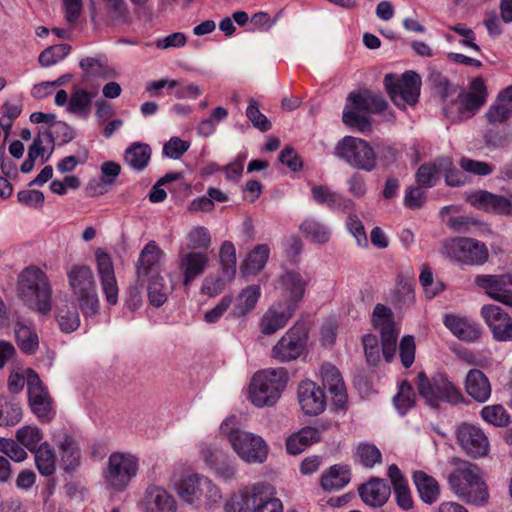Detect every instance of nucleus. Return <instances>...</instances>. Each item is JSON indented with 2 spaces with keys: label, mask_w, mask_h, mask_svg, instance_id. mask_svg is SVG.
<instances>
[{
  "label": "nucleus",
  "mask_w": 512,
  "mask_h": 512,
  "mask_svg": "<svg viewBox=\"0 0 512 512\" xmlns=\"http://www.w3.org/2000/svg\"><path fill=\"white\" fill-rule=\"evenodd\" d=\"M454 469L447 477L451 491L468 504L484 505L489 497L480 468L468 461L455 459Z\"/></svg>",
  "instance_id": "f257e3e1"
},
{
  "label": "nucleus",
  "mask_w": 512,
  "mask_h": 512,
  "mask_svg": "<svg viewBox=\"0 0 512 512\" xmlns=\"http://www.w3.org/2000/svg\"><path fill=\"white\" fill-rule=\"evenodd\" d=\"M21 300L39 314L46 315L52 309V287L47 275L39 268L29 267L18 279Z\"/></svg>",
  "instance_id": "f03ea898"
},
{
  "label": "nucleus",
  "mask_w": 512,
  "mask_h": 512,
  "mask_svg": "<svg viewBox=\"0 0 512 512\" xmlns=\"http://www.w3.org/2000/svg\"><path fill=\"white\" fill-rule=\"evenodd\" d=\"M235 424L236 418L231 416L220 426L221 433L227 437L234 452L248 464L263 463L269 451L265 440L252 432L236 429Z\"/></svg>",
  "instance_id": "7ed1b4c3"
},
{
  "label": "nucleus",
  "mask_w": 512,
  "mask_h": 512,
  "mask_svg": "<svg viewBox=\"0 0 512 512\" xmlns=\"http://www.w3.org/2000/svg\"><path fill=\"white\" fill-rule=\"evenodd\" d=\"M66 275L69 289L83 315L85 317L97 315L100 301L92 269L84 264H73L67 269Z\"/></svg>",
  "instance_id": "20e7f679"
},
{
  "label": "nucleus",
  "mask_w": 512,
  "mask_h": 512,
  "mask_svg": "<svg viewBox=\"0 0 512 512\" xmlns=\"http://www.w3.org/2000/svg\"><path fill=\"white\" fill-rule=\"evenodd\" d=\"M179 497L187 504L211 509L222 499L221 489L208 477L192 474L184 477L176 486Z\"/></svg>",
  "instance_id": "39448f33"
},
{
  "label": "nucleus",
  "mask_w": 512,
  "mask_h": 512,
  "mask_svg": "<svg viewBox=\"0 0 512 512\" xmlns=\"http://www.w3.org/2000/svg\"><path fill=\"white\" fill-rule=\"evenodd\" d=\"M287 384L284 368L266 369L257 372L249 386V399L256 407L273 406Z\"/></svg>",
  "instance_id": "423d86ee"
},
{
  "label": "nucleus",
  "mask_w": 512,
  "mask_h": 512,
  "mask_svg": "<svg viewBox=\"0 0 512 512\" xmlns=\"http://www.w3.org/2000/svg\"><path fill=\"white\" fill-rule=\"evenodd\" d=\"M138 471L139 458L136 455L116 451L109 455L103 477L108 489L122 492L137 476Z\"/></svg>",
  "instance_id": "0eeeda50"
},
{
  "label": "nucleus",
  "mask_w": 512,
  "mask_h": 512,
  "mask_svg": "<svg viewBox=\"0 0 512 512\" xmlns=\"http://www.w3.org/2000/svg\"><path fill=\"white\" fill-rule=\"evenodd\" d=\"M417 389L419 395L432 407H438L441 402L455 405L464 400L460 389L444 374L429 378L425 373H419Z\"/></svg>",
  "instance_id": "6e6552de"
},
{
  "label": "nucleus",
  "mask_w": 512,
  "mask_h": 512,
  "mask_svg": "<svg viewBox=\"0 0 512 512\" xmlns=\"http://www.w3.org/2000/svg\"><path fill=\"white\" fill-rule=\"evenodd\" d=\"M334 155L353 168L366 172L376 168V152L367 141L358 137H343L337 142Z\"/></svg>",
  "instance_id": "1a4fd4ad"
},
{
  "label": "nucleus",
  "mask_w": 512,
  "mask_h": 512,
  "mask_svg": "<svg viewBox=\"0 0 512 512\" xmlns=\"http://www.w3.org/2000/svg\"><path fill=\"white\" fill-rule=\"evenodd\" d=\"M308 333L303 323H295L276 342L271 356L280 363L298 359L306 350Z\"/></svg>",
  "instance_id": "9d476101"
},
{
  "label": "nucleus",
  "mask_w": 512,
  "mask_h": 512,
  "mask_svg": "<svg viewBox=\"0 0 512 512\" xmlns=\"http://www.w3.org/2000/svg\"><path fill=\"white\" fill-rule=\"evenodd\" d=\"M384 85L391 100L399 108L404 109L407 105H414L418 101L421 80L413 71L405 72L401 78L387 74Z\"/></svg>",
  "instance_id": "9b49d317"
},
{
  "label": "nucleus",
  "mask_w": 512,
  "mask_h": 512,
  "mask_svg": "<svg viewBox=\"0 0 512 512\" xmlns=\"http://www.w3.org/2000/svg\"><path fill=\"white\" fill-rule=\"evenodd\" d=\"M443 253L451 260L465 265H482L488 260L486 245L472 238H453L444 244Z\"/></svg>",
  "instance_id": "f8f14e48"
},
{
  "label": "nucleus",
  "mask_w": 512,
  "mask_h": 512,
  "mask_svg": "<svg viewBox=\"0 0 512 512\" xmlns=\"http://www.w3.org/2000/svg\"><path fill=\"white\" fill-rule=\"evenodd\" d=\"M486 98L487 92L483 79L475 78L471 82L470 91L459 95L451 106L444 108V113L451 119L471 118L484 105Z\"/></svg>",
  "instance_id": "ddd939ff"
},
{
  "label": "nucleus",
  "mask_w": 512,
  "mask_h": 512,
  "mask_svg": "<svg viewBox=\"0 0 512 512\" xmlns=\"http://www.w3.org/2000/svg\"><path fill=\"white\" fill-rule=\"evenodd\" d=\"M29 403L34 414L43 422L53 418L52 399L43 386L39 376L33 370L27 374Z\"/></svg>",
  "instance_id": "4468645a"
},
{
  "label": "nucleus",
  "mask_w": 512,
  "mask_h": 512,
  "mask_svg": "<svg viewBox=\"0 0 512 512\" xmlns=\"http://www.w3.org/2000/svg\"><path fill=\"white\" fill-rule=\"evenodd\" d=\"M295 312V305L292 303L279 300L272 303L259 319L260 333L265 336L274 335L288 324Z\"/></svg>",
  "instance_id": "2eb2a0df"
},
{
  "label": "nucleus",
  "mask_w": 512,
  "mask_h": 512,
  "mask_svg": "<svg viewBox=\"0 0 512 512\" xmlns=\"http://www.w3.org/2000/svg\"><path fill=\"white\" fill-rule=\"evenodd\" d=\"M210 257L204 251L180 249L178 252V269L183 286H190L209 267Z\"/></svg>",
  "instance_id": "dca6fc26"
},
{
  "label": "nucleus",
  "mask_w": 512,
  "mask_h": 512,
  "mask_svg": "<svg viewBox=\"0 0 512 512\" xmlns=\"http://www.w3.org/2000/svg\"><path fill=\"white\" fill-rule=\"evenodd\" d=\"M307 285L308 279L296 270H283L274 280L275 289L287 297L280 301L294 304L295 310L305 295Z\"/></svg>",
  "instance_id": "f3484780"
},
{
  "label": "nucleus",
  "mask_w": 512,
  "mask_h": 512,
  "mask_svg": "<svg viewBox=\"0 0 512 512\" xmlns=\"http://www.w3.org/2000/svg\"><path fill=\"white\" fill-rule=\"evenodd\" d=\"M97 274L105 300L109 305L118 302L119 288L114 272V265L108 253L102 249L95 252Z\"/></svg>",
  "instance_id": "a211bd4d"
},
{
  "label": "nucleus",
  "mask_w": 512,
  "mask_h": 512,
  "mask_svg": "<svg viewBox=\"0 0 512 512\" xmlns=\"http://www.w3.org/2000/svg\"><path fill=\"white\" fill-rule=\"evenodd\" d=\"M365 95L363 92H351L348 96L349 104L343 111V122L360 132L369 131L371 123L368 114L371 113L368 104L364 103Z\"/></svg>",
  "instance_id": "6ab92c4d"
},
{
  "label": "nucleus",
  "mask_w": 512,
  "mask_h": 512,
  "mask_svg": "<svg viewBox=\"0 0 512 512\" xmlns=\"http://www.w3.org/2000/svg\"><path fill=\"white\" fill-rule=\"evenodd\" d=\"M475 284L495 301L512 307V283L507 274L477 275Z\"/></svg>",
  "instance_id": "aec40b11"
},
{
  "label": "nucleus",
  "mask_w": 512,
  "mask_h": 512,
  "mask_svg": "<svg viewBox=\"0 0 512 512\" xmlns=\"http://www.w3.org/2000/svg\"><path fill=\"white\" fill-rule=\"evenodd\" d=\"M265 482L242 485L224 504L225 512H254Z\"/></svg>",
  "instance_id": "412c9836"
},
{
  "label": "nucleus",
  "mask_w": 512,
  "mask_h": 512,
  "mask_svg": "<svg viewBox=\"0 0 512 512\" xmlns=\"http://www.w3.org/2000/svg\"><path fill=\"white\" fill-rule=\"evenodd\" d=\"M481 315L497 341H512V318L497 305H484Z\"/></svg>",
  "instance_id": "4be33fe9"
},
{
  "label": "nucleus",
  "mask_w": 512,
  "mask_h": 512,
  "mask_svg": "<svg viewBox=\"0 0 512 512\" xmlns=\"http://www.w3.org/2000/svg\"><path fill=\"white\" fill-rule=\"evenodd\" d=\"M457 440L461 448L472 457H481L488 452L487 436L474 425L462 424L457 430Z\"/></svg>",
  "instance_id": "5701e85b"
},
{
  "label": "nucleus",
  "mask_w": 512,
  "mask_h": 512,
  "mask_svg": "<svg viewBox=\"0 0 512 512\" xmlns=\"http://www.w3.org/2000/svg\"><path fill=\"white\" fill-rule=\"evenodd\" d=\"M143 512H177V502L166 489L157 485H149L140 501Z\"/></svg>",
  "instance_id": "b1692460"
},
{
  "label": "nucleus",
  "mask_w": 512,
  "mask_h": 512,
  "mask_svg": "<svg viewBox=\"0 0 512 512\" xmlns=\"http://www.w3.org/2000/svg\"><path fill=\"white\" fill-rule=\"evenodd\" d=\"M298 401L307 415H318L326 407V396L323 390L311 380L302 381L298 387Z\"/></svg>",
  "instance_id": "393cba45"
},
{
  "label": "nucleus",
  "mask_w": 512,
  "mask_h": 512,
  "mask_svg": "<svg viewBox=\"0 0 512 512\" xmlns=\"http://www.w3.org/2000/svg\"><path fill=\"white\" fill-rule=\"evenodd\" d=\"M204 461L214 473L224 482H230L236 478L237 469L234 462L216 446H208L201 452Z\"/></svg>",
  "instance_id": "a878e982"
},
{
  "label": "nucleus",
  "mask_w": 512,
  "mask_h": 512,
  "mask_svg": "<svg viewBox=\"0 0 512 512\" xmlns=\"http://www.w3.org/2000/svg\"><path fill=\"white\" fill-rule=\"evenodd\" d=\"M321 377L324 388L332 395L334 405L343 408L347 401V392L339 370L331 364H324L321 367Z\"/></svg>",
  "instance_id": "bb28decb"
},
{
  "label": "nucleus",
  "mask_w": 512,
  "mask_h": 512,
  "mask_svg": "<svg viewBox=\"0 0 512 512\" xmlns=\"http://www.w3.org/2000/svg\"><path fill=\"white\" fill-rule=\"evenodd\" d=\"M261 297V288L257 284H251L243 288L234 300L229 312V317L239 319L249 315L255 308Z\"/></svg>",
  "instance_id": "cd10ccee"
},
{
  "label": "nucleus",
  "mask_w": 512,
  "mask_h": 512,
  "mask_svg": "<svg viewBox=\"0 0 512 512\" xmlns=\"http://www.w3.org/2000/svg\"><path fill=\"white\" fill-rule=\"evenodd\" d=\"M464 387L467 394L478 403H485L491 396L492 387L490 381L479 369L468 371Z\"/></svg>",
  "instance_id": "c85d7f7f"
},
{
  "label": "nucleus",
  "mask_w": 512,
  "mask_h": 512,
  "mask_svg": "<svg viewBox=\"0 0 512 512\" xmlns=\"http://www.w3.org/2000/svg\"><path fill=\"white\" fill-rule=\"evenodd\" d=\"M467 201L480 210L496 214H509L508 198L484 190L471 193L468 195Z\"/></svg>",
  "instance_id": "c756f323"
},
{
  "label": "nucleus",
  "mask_w": 512,
  "mask_h": 512,
  "mask_svg": "<svg viewBox=\"0 0 512 512\" xmlns=\"http://www.w3.org/2000/svg\"><path fill=\"white\" fill-rule=\"evenodd\" d=\"M444 325L455 337L462 341L472 342L481 335L479 325L467 317L447 315L444 319Z\"/></svg>",
  "instance_id": "7c9ffc66"
},
{
  "label": "nucleus",
  "mask_w": 512,
  "mask_h": 512,
  "mask_svg": "<svg viewBox=\"0 0 512 512\" xmlns=\"http://www.w3.org/2000/svg\"><path fill=\"white\" fill-rule=\"evenodd\" d=\"M311 195L317 204L325 205L333 210H352L355 207V204L350 199L345 198L325 185L312 186Z\"/></svg>",
  "instance_id": "2f4dec72"
},
{
  "label": "nucleus",
  "mask_w": 512,
  "mask_h": 512,
  "mask_svg": "<svg viewBox=\"0 0 512 512\" xmlns=\"http://www.w3.org/2000/svg\"><path fill=\"white\" fill-rule=\"evenodd\" d=\"M390 486L384 479L375 478L359 489L361 499L368 505L378 507L386 503L390 496Z\"/></svg>",
  "instance_id": "473e14b6"
},
{
  "label": "nucleus",
  "mask_w": 512,
  "mask_h": 512,
  "mask_svg": "<svg viewBox=\"0 0 512 512\" xmlns=\"http://www.w3.org/2000/svg\"><path fill=\"white\" fill-rule=\"evenodd\" d=\"M512 116V85L504 89L487 110L485 117L491 124L503 123Z\"/></svg>",
  "instance_id": "72a5a7b5"
},
{
  "label": "nucleus",
  "mask_w": 512,
  "mask_h": 512,
  "mask_svg": "<svg viewBox=\"0 0 512 512\" xmlns=\"http://www.w3.org/2000/svg\"><path fill=\"white\" fill-rule=\"evenodd\" d=\"M96 95V91H89L80 86H73L66 108L67 112L77 116L87 117L91 110L92 101Z\"/></svg>",
  "instance_id": "f704fd0d"
},
{
  "label": "nucleus",
  "mask_w": 512,
  "mask_h": 512,
  "mask_svg": "<svg viewBox=\"0 0 512 512\" xmlns=\"http://www.w3.org/2000/svg\"><path fill=\"white\" fill-rule=\"evenodd\" d=\"M350 479V468L347 465L336 464L322 474L320 484L325 491H338L344 488Z\"/></svg>",
  "instance_id": "c9c22d12"
},
{
  "label": "nucleus",
  "mask_w": 512,
  "mask_h": 512,
  "mask_svg": "<svg viewBox=\"0 0 512 512\" xmlns=\"http://www.w3.org/2000/svg\"><path fill=\"white\" fill-rule=\"evenodd\" d=\"M449 166H451L449 158H439L434 163L422 164L416 172V181L423 187H433Z\"/></svg>",
  "instance_id": "e433bc0d"
},
{
  "label": "nucleus",
  "mask_w": 512,
  "mask_h": 512,
  "mask_svg": "<svg viewBox=\"0 0 512 512\" xmlns=\"http://www.w3.org/2000/svg\"><path fill=\"white\" fill-rule=\"evenodd\" d=\"M388 476L392 482L398 506L404 510L411 509L413 506V500L408 483L397 465L392 464L389 466Z\"/></svg>",
  "instance_id": "4c0bfd02"
},
{
  "label": "nucleus",
  "mask_w": 512,
  "mask_h": 512,
  "mask_svg": "<svg viewBox=\"0 0 512 512\" xmlns=\"http://www.w3.org/2000/svg\"><path fill=\"white\" fill-rule=\"evenodd\" d=\"M413 480L419 497L424 503L431 505L439 499L440 486L435 478L423 471H416L413 474Z\"/></svg>",
  "instance_id": "58836bf2"
},
{
  "label": "nucleus",
  "mask_w": 512,
  "mask_h": 512,
  "mask_svg": "<svg viewBox=\"0 0 512 512\" xmlns=\"http://www.w3.org/2000/svg\"><path fill=\"white\" fill-rule=\"evenodd\" d=\"M320 440V432L314 427H304L286 441V450L291 455L302 453L307 447Z\"/></svg>",
  "instance_id": "ea45409f"
},
{
  "label": "nucleus",
  "mask_w": 512,
  "mask_h": 512,
  "mask_svg": "<svg viewBox=\"0 0 512 512\" xmlns=\"http://www.w3.org/2000/svg\"><path fill=\"white\" fill-rule=\"evenodd\" d=\"M164 255L163 250L155 241L148 242L142 249L137 265L138 277L147 276L155 267L160 264Z\"/></svg>",
  "instance_id": "a19ab883"
},
{
  "label": "nucleus",
  "mask_w": 512,
  "mask_h": 512,
  "mask_svg": "<svg viewBox=\"0 0 512 512\" xmlns=\"http://www.w3.org/2000/svg\"><path fill=\"white\" fill-rule=\"evenodd\" d=\"M53 440L61 453L64 469H73L79 460V449L74 439L65 433H58L53 435Z\"/></svg>",
  "instance_id": "79ce46f5"
},
{
  "label": "nucleus",
  "mask_w": 512,
  "mask_h": 512,
  "mask_svg": "<svg viewBox=\"0 0 512 512\" xmlns=\"http://www.w3.org/2000/svg\"><path fill=\"white\" fill-rule=\"evenodd\" d=\"M18 347L25 354H34L39 347V339L34 328L22 321H17L14 327Z\"/></svg>",
  "instance_id": "37998d69"
},
{
  "label": "nucleus",
  "mask_w": 512,
  "mask_h": 512,
  "mask_svg": "<svg viewBox=\"0 0 512 512\" xmlns=\"http://www.w3.org/2000/svg\"><path fill=\"white\" fill-rule=\"evenodd\" d=\"M151 148L145 143H133L125 151V162L136 171H143L151 158Z\"/></svg>",
  "instance_id": "c03bdc74"
},
{
  "label": "nucleus",
  "mask_w": 512,
  "mask_h": 512,
  "mask_svg": "<svg viewBox=\"0 0 512 512\" xmlns=\"http://www.w3.org/2000/svg\"><path fill=\"white\" fill-rule=\"evenodd\" d=\"M148 299L152 306L160 307L172 293L174 286L167 283L162 275H154L148 283Z\"/></svg>",
  "instance_id": "a18cd8bd"
},
{
  "label": "nucleus",
  "mask_w": 512,
  "mask_h": 512,
  "mask_svg": "<svg viewBox=\"0 0 512 512\" xmlns=\"http://www.w3.org/2000/svg\"><path fill=\"white\" fill-rule=\"evenodd\" d=\"M270 255V248L267 244L257 245L249 254L241 266L242 273L257 274L266 265Z\"/></svg>",
  "instance_id": "49530a36"
},
{
  "label": "nucleus",
  "mask_w": 512,
  "mask_h": 512,
  "mask_svg": "<svg viewBox=\"0 0 512 512\" xmlns=\"http://www.w3.org/2000/svg\"><path fill=\"white\" fill-rule=\"evenodd\" d=\"M33 453L39 473L43 476L52 475L56 470V456L51 446L44 442Z\"/></svg>",
  "instance_id": "de8ad7c7"
},
{
  "label": "nucleus",
  "mask_w": 512,
  "mask_h": 512,
  "mask_svg": "<svg viewBox=\"0 0 512 512\" xmlns=\"http://www.w3.org/2000/svg\"><path fill=\"white\" fill-rule=\"evenodd\" d=\"M300 230L306 238L316 244H324L329 241L330 229L323 223L315 219H306L300 225Z\"/></svg>",
  "instance_id": "09e8293b"
},
{
  "label": "nucleus",
  "mask_w": 512,
  "mask_h": 512,
  "mask_svg": "<svg viewBox=\"0 0 512 512\" xmlns=\"http://www.w3.org/2000/svg\"><path fill=\"white\" fill-rule=\"evenodd\" d=\"M254 512H283V504L276 497L275 488L269 483L265 482Z\"/></svg>",
  "instance_id": "8fccbe9b"
},
{
  "label": "nucleus",
  "mask_w": 512,
  "mask_h": 512,
  "mask_svg": "<svg viewBox=\"0 0 512 512\" xmlns=\"http://www.w3.org/2000/svg\"><path fill=\"white\" fill-rule=\"evenodd\" d=\"M81 69L90 76L97 77H114L116 75L115 70L107 65V60L102 57H87L79 63Z\"/></svg>",
  "instance_id": "3c124183"
},
{
  "label": "nucleus",
  "mask_w": 512,
  "mask_h": 512,
  "mask_svg": "<svg viewBox=\"0 0 512 512\" xmlns=\"http://www.w3.org/2000/svg\"><path fill=\"white\" fill-rule=\"evenodd\" d=\"M373 325L378 329L381 335L396 332L393 323V314L390 308L377 304L373 310Z\"/></svg>",
  "instance_id": "603ef678"
},
{
  "label": "nucleus",
  "mask_w": 512,
  "mask_h": 512,
  "mask_svg": "<svg viewBox=\"0 0 512 512\" xmlns=\"http://www.w3.org/2000/svg\"><path fill=\"white\" fill-rule=\"evenodd\" d=\"M233 279L227 278L222 271L221 275L209 274L203 279L200 291L204 295L215 297L221 294L227 284L231 283Z\"/></svg>",
  "instance_id": "864d4df0"
},
{
  "label": "nucleus",
  "mask_w": 512,
  "mask_h": 512,
  "mask_svg": "<svg viewBox=\"0 0 512 512\" xmlns=\"http://www.w3.org/2000/svg\"><path fill=\"white\" fill-rule=\"evenodd\" d=\"M221 271L227 278H235L236 275V249L232 242L225 241L219 251Z\"/></svg>",
  "instance_id": "5fc2aeb1"
},
{
  "label": "nucleus",
  "mask_w": 512,
  "mask_h": 512,
  "mask_svg": "<svg viewBox=\"0 0 512 512\" xmlns=\"http://www.w3.org/2000/svg\"><path fill=\"white\" fill-rule=\"evenodd\" d=\"M211 245V235L203 226L193 227L187 234V248L190 251L206 250Z\"/></svg>",
  "instance_id": "6e6d98bb"
},
{
  "label": "nucleus",
  "mask_w": 512,
  "mask_h": 512,
  "mask_svg": "<svg viewBox=\"0 0 512 512\" xmlns=\"http://www.w3.org/2000/svg\"><path fill=\"white\" fill-rule=\"evenodd\" d=\"M16 438L24 447L34 452L38 449L43 434L36 426H24L17 431Z\"/></svg>",
  "instance_id": "4d7b16f0"
},
{
  "label": "nucleus",
  "mask_w": 512,
  "mask_h": 512,
  "mask_svg": "<svg viewBox=\"0 0 512 512\" xmlns=\"http://www.w3.org/2000/svg\"><path fill=\"white\" fill-rule=\"evenodd\" d=\"M353 210L354 208L352 210H347L349 212L345 223L347 230L355 238L356 243L359 247H367L368 239L366 236L364 225L362 221L359 219V217L352 212Z\"/></svg>",
  "instance_id": "13d9d810"
},
{
  "label": "nucleus",
  "mask_w": 512,
  "mask_h": 512,
  "mask_svg": "<svg viewBox=\"0 0 512 512\" xmlns=\"http://www.w3.org/2000/svg\"><path fill=\"white\" fill-rule=\"evenodd\" d=\"M70 52V46L66 44L54 45L46 48L39 56V63L43 67H49L65 58Z\"/></svg>",
  "instance_id": "bf43d9fd"
},
{
  "label": "nucleus",
  "mask_w": 512,
  "mask_h": 512,
  "mask_svg": "<svg viewBox=\"0 0 512 512\" xmlns=\"http://www.w3.org/2000/svg\"><path fill=\"white\" fill-rule=\"evenodd\" d=\"M481 416L487 423L498 427L505 426L509 422V415L501 405H488L483 407Z\"/></svg>",
  "instance_id": "052dcab7"
},
{
  "label": "nucleus",
  "mask_w": 512,
  "mask_h": 512,
  "mask_svg": "<svg viewBox=\"0 0 512 512\" xmlns=\"http://www.w3.org/2000/svg\"><path fill=\"white\" fill-rule=\"evenodd\" d=\"M415 404V393L408 383L400 385L398 394L394 397V405L398 412L404 415Z\"/></svg>",
  "instance_id": "680f3d73"
},
{
  "label": "nucleus",
  "mask_w": 512,
  "mask_h": 512,
  "mask_svg": "<svg viewBox=\"0 0 512 512\" xmlns=\"http://www.w3.org/2000/svg\"><path fill=\"white\" fill-rule=\"evenodd\" d=\"M56 318L60 329L65 333H71L80 326V317L76 309L59 308Z\"/></svg>",
  "instance_id": "e2e57ef3"
},
{
  "label": "nucleus",
  "mask_w": 512,
  "mask_h": 512,
  "mask_svg": "<svg viewBox=\"0 0 512 512\" xmlns=\"http://www.w3.org/2000/svg\"><path fill=\"white\" fill-rule=\"evenodd\" d=\"M357 457L362 465L371 468L381 462L382 455L375 445L363 443L357 447Z\"/></svg>",
  "instance_id": "0e129e2a"
},
{
  "label": "nucleus",
  "mask_w": 512,
  "mask_h": 512,
  "mask_svg": "<svg viewBox=\"0 0 512 512\" xmlns=\"http://www.w3.org/2000/svg\"><path fill=\"white\" fill-rule=\"evenodd\" d=\"M459 166L463 172H467L477 176H486L493 172V166L484 161L473 160L470 158H462Z\"/></svg>",
  "instance_id": "69168bd1"
},
{
  "label": "nucleus",
  "mask_w": 512,
  "mask_h": 512,
  "mask_svg": "<svg viewBox=\"0 0 512 512\" xmlns=\"http://www.w3.org/2000/svg\"><path fill=\"white\" fill-rule=\"evenodd\" d=\"M0 452L15 462L27 458V452L13 439L0 438Z\"/></svg>",
  "instance_id": "338daca9"
},
{
  "label": "nucleus",
  "mask_w": 512,
  "mask_h": 512,
  "mask_svg": "<svg viewBox=\"0 0 512 512\" xmlns=\"http://www.w3.org/2000/svg\"><path fill=\"white\" fill-rule=\"evenodd\" d=\"M447 225L457 233H469L473 228H477L480 225V222L474 217L459 215L451 217L448 220Z\"/></svg>",
  "instance_id": "774afa93"
}]
</instances>
